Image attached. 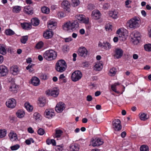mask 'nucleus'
Returning a JSON list of instances; mask_svg holds the SVG:
<instances>
[{
  "label": "nucleus",
  "mask_w": 151,
  "mask_h": 151,
  "mask_svg": "<svg viewBox=\"0 0 151 151\" xmlns=\"http://www.w3.org/2000/svg\"><path fill=\"white\" fill-rule=\"evenodd\" d=\"M43 45V43L42 42L40 41L35 46V47L38 49H40L41 48Z\"/></svg>",
  "instance_id": "obj_45"
},
{
  "label": "nucleus",
  "mask_w": 151,
  "mask_h": 151,
  "mask_svg": "<svg viewBox=\"0 0 151 151\" xmlns=\"http://www.w3.org/2000/svg\"><path fill=\"white\" fill-rule=\"evenodd\" d=\"M123 53V51L122 50L119 48L115 49L114 54V57L115 58L119 59L121 58Z\"/></svg>",
  "instance_id": "obj_9"
},
{
  "label": "nucleus",
  "mask_w": 151,
  "mask_h": 151,
  "mask_svg": "<svg viewBox=\"0 0 151 151\" xmlns=\"http://www.w3.org/2000/svg\"><path fill=\"white\" fill-rule=\"evenodd\" d=\"M25 107L28 111H31L33 109V106L31 105L29 102H26L24 104Z\"/></svg>",
  "instance_id": "obj_28"
},
{
  "label": "nucleus",
  "mask_w": 151,
  "mask_h": 151,
  "mask_svg": "<svg viewBox=\"0 0 151 151\" xmlns=\"http://www.w3.org/2000/svg\"><path fill=\"white\" fill-rule=\"evenodd\" d=\"M116 72V69L114 68L110 69V73L111 74V76H114L115 75Z\"/></svg>",
  "instance_id": "obj_47"
},
{
  "label": "nucleus",
  "mask_w": 151,
  "mask_h": 151,
  "mask_svg": "<svg viewBox=\"0 0 151 151\" xmlns=\"http://www.w3.org/2000/svg\"><path fill=\"white\" fill-rule=\"evenodd\" d=\"M81 22L84 23L85 24H88L89 23V19L88 18H85L84 17Z\"/></svg>",
  "instance_id": "obj_52"
},
{
  "label": "nucleus",
  "mask_w": 151,
  "mask_h": 151,
  "mask_svg": "<svg viewBox=\"0 0 151 151\" xmlns=\"http://www.w3.org/2000/svg\"><path fill=\"white\" fill-rule=\"evenodd\" d=\"M16 114L18 117L21 118L24 116L25 113L23 110H18L16 112Z\"/></svg>",
  "instance_id": "obj_27"
},
{
  "label": "nucleus",
  "mask_w": 151,
  "mask_h": 151,
  "mask_svg": "<svg viewBox=\"0 0 151 151\" xmlns=\"http://www.w3.org/2000/svg\"><path fill=\"white\" fill-rule=\"evenodd\" d=\"M47 94L54 97H56L59 94V91L57 89L49 90L47 91Z\"/></svg>",
  "instance_id": "obj_13"
},
{
  "label": "nucleus",
  "mask_w": 151,
  "mask_h": 151,
  "mask_svg": "<svg viewBox=\"0 0 151 151\" xmlns=\"http://www.w3.org/2000/svg\"><path fill=\"white\" fill-rule=\"evenodd\" d=\"M61 5L62 7L66 11L68 12H70V4L67 1H63Z\"/></svg>",
  "instance_id": "obj_16"
},
{
  "label": "nucleus",
  "mask_w": 151,
  "mask_h": 151,
  "mask_svg": "<svg viewBox=\"0 0 151 151\" xmlns=\"http://www.w3.org/2000/svg\"><path fill=\"white\" fill-rule=\"evenodd\" d=\"M19 147V145L18 144L12 146L11 147V149L12 150H16Z\"/></svg>",
  "instance_id": "obj_50"
},
{
  "label": "nucleus",
  "mask_w": 151,
  "mask_h": 151,
  "mask_svg": "<svg viewBox=\"0 0 151 151\" xmlns=\"http://www.w3.org/2000/svg\"><path fill=\"white\" fill-rule=\"evenodd\" d=\"M139 118L141 120L145 121L148 119L146 118L147 114L145 113H141L139 114Z\"/></svg>",
  "instance_id": "obj_35"
},
{
  "label": "nucleus",
  "mask_w": 151,
  "mask_h": 151,
  "mask_svg": "<svg viewBox=\"0 0 151 151\" xmlns=\"http://www.w3.org/2000/svg\"><path fill=\"white\" fill-rule=\"evenodd\" d=\"M53 32L50 30H47L43 34V37L46 39H48L51 38L53 35Z\"/></svg>",
  "instance_id": "obj_17"
},
{
  "label": "nucleus",
  "mask_w": 151,
  "mask_h": 151,
  "mask_svg": "<svg viewBox=\"0 0 151 151\" xmlns=\"http://www.w3.org/2000/svg\"><path fill=\"white\" fill-rule=\"evenodd\" d=\"M45 116L48 119H50L55 115V113L52 112L51 110H46L45 112Z\"/></svg>",
  "instance_id": "obj_21"
},
{
  "label": "nucleus",
  "mask_w": 151,
  "mask_h": 151,
  "mask_svg": "<svg viewBox=\"0 0 151 151\" xmlns=\"http://www.w3.org/2000/svg\"><path fill=\"white\" fill-rule=\"evenodd\" d=\"M126 133L125 131L122 132L121 134V136L122 138H124L126 136Z\"/></svg>",
  "instance_id": "obj_64"
},
{
  "label": "nucleus",
  "mask_w": 151,
  "mask_h": 151,
  "mask_svg": "<svg viewBox=\"0 0 151 151\" xmlns=\"http://www.w3.org/2000/svg\"><path fill=\"white\" fill-rule=\"evenodd\" d=\"M109 7V5L107 3L104 4L103 5V8L104 9H107Z\"/></svg>",
  "instance_id": "obj_59"
},
{
  "label": "nucleus",
  "mask_w": 151,
  "mask_h": 151,
  "mask_svg": "<svg viewBox=\"0 0 151 151\" xmlns=\"http://www.w3.org/2000/svg\"><path fill=\"white\" fill-rule=\"evenodd\" d=\"M92 97L91 95H88L86 97V100L88 101H92Z\"/></svg>",
  "instance_id": "obj_58"
},
{
  "label": "nucleus",
  "mask_w": 151,
  "mask_h": 151,
  "mask_svg": "<svg viewBox=\"0 0 151 151\" xmlns=\"http://www.w3.org/2000/svg\"><path fill=\"white\" fill-rule=\"evenodd\" d=\"M91 15L94 19H98L100 18L101 14L99 11L95 10L92 12Z\"/></svg>",
  "instance_id": "obj_15"
},
{
  "label": "nucleus",
  "mask_w": 151,
  "mask_h": 151,
  "mask_svg": "<svg viewBox=\"0 0 151 151\" xmlns=\"http://www.w3.org/2000/svg\"><path fill=\"white\" fill-rule=\"evenodd\" d=\"M21 10V7L16 6L13 7V11L16 13H19Z\"/></svg>",
  "instance_id": "obj_38"
},
{
  "label": "nucleus",
  "mask_w": 151,
  "mask_h": 151,
  "mask_svg": "<svg viewBox=\"0 0 151 151\" xmlns=\"http://www.w3.org/2000/svg\"><path fill=\"white\" fill-rule=\"evenodd\" d=\"M82 76V73L79 70H77L74 72L71 75L72 80L76 82L80 80Z\"/></svg>",
  "instance_id": "obj_6"
},
{
  "label": "nucleus",
  "mask_w": 151,
  "mask_h": 151,
  "mask_svg": "<svg viewBox=\"0 0 151 151\" xmlns=\"http://www.w3.org/2000/svg\"><path fill=\"white\" fill-rule=\"evenodd\" d=\"M66 63L63 60H59L56 63L55 68L58 72H63L66 70Z\"/></svg>",
  "instance_id": "obj_4"
},
{
  "label": "nucleus",
  "mask_w": 151,
  "mask_h": 151,
  "mask_svg": "<svg viewBox=\"0 0 151 151\" xmlns=\"http://www.w3.org/2000/svg\"><path fill=\"white\" fill-rule=\"evenodd\" d=\"M37 133L40 135H43L45 133L44 130L42 128H40L37 131Z\"/></svg>",
  "instance_id": "obj_49"
},
{
  "label": "nucleus",
  "mask_w": 151,
  "mask_h": 151,
  "mask_svg": "<svg viewBox=\"0 0 151 151\" xmlns=\"http://www.w3.org/2000/svg\"><path fill=\"white\" fill-rule=\"evenodd\" d=\"M140 151H149L148 146L146 145L141 146L140 148Z\"/></svg>",
  "instance_id": "obj_39"
},
{
  "label": "nucleus",
  "mask_w": 151,
  "mask_h": 151,
  "mask_svg": "<svg viewBox=\"0 0 151 151\" xmlns=\"http://www.w3.org/2000/svg\"><path fill=\"white\" fill-rule=\"evenodd\" d=\"M144 48L145 50L147 51H151V44H147L145 45Z\"/></svg>",
  "instance_id": "obj_42"
},
{
  "label": "nucleus",
  "mask_w": 151,
  "mask_h": 151,
  "mask_svg": "<svg viewBox=\"0 0 151 151\" xmlns=\"http://www.w3.org/2000/svg\"><path fill=\"white\" fill-rule=\"evenodd\" d=\"M73 40L72 38L71 37H69L65 39V41L66 42H69Z\"/></svg>",
  "instance_id": "obj_57"
},
{
  "label": "nucleus",
  "mask_w": 151,
  "mask_h": 151,
  "mask_svg": "<svg viewBox=\"0 0 151 151\" xmlns=\"http://www.w3.org/2000/svg\"><path fill=\"white\" fill-rule=\"evenodd\" d=\"M70 148L71 151H78L80 149L79 145L76 144L71 145Z\"/></svg>",
  "instance_id": "obj_24"
},
{
  "label": "nucleus",
  "mask_w": 151,
  "mask_h": 151,
  "mask_svg": "<svg viewBox=\"0 0 151 151\" xmlns=\"http://www.w3.org/2000/svg\"><path fill=\"white\" fill-rule=\"evenodd\" d=\"M31 22L33 26H36L39 24L40 21L37 18H35L31 20Z\"/></svg>",
  "instance_id": "obj_29"
},
{
  "label": "nucleus",
  "mask_w": 151,
  "mask_h": 151,
  "mask_svg": "<svg viewBox=\"0 0 151 151\" xmlns=\"http://www.w3.org/2000/svg\"><path fill=\"white\" fill-rule=\"evenodd\" d=\"M55 137L56 138H59L63 134V131L60 129H56Z\"/></svg>",
  "instance_id": "obj_33"
},
{
  "label": "nucleus",
  "mask_w": 151,
  "mask_h": 151,
  "mask_svg": "<svg viewBox=\"0 0 151 151\" xmlns=\"http://www.w3.org/2000/svg\"><path fill=\"white\" fill-rule=\"evenodd\" d=\"M51 144H52V145L53 146L56 145L55 141L54 139H52L50 140Z\"/></svg>",
  "instance_id": "obj_63"
},
{
  "label": "nucleus",
  "mask_w": 151,
  "mask_h": 151,
  "mask_svg": "<svg viewBox=\"0 0 151 151\" xmlns=\"http://www.w3.org/2000/svg\"><path fill=\"white\" fill-rule=\"evenodd\" d=\"M39 101L40 106L41 107L44 106L46 103V100L44 98H40Z\"/></svg>",
  "instance_id": "obj_26"
},
{
  "label": "nucleus",
  "mask_w": 151,
  "mask_h": 151,
  "mask_svg": "<svg viewBox=\"0 0 151 151\" xmlns=\"http://www.w3.org/2000/svg\"><path fill=\"white\" fill-rule=\"evenodd\" d=\"M31 83L34 86H37L40 84V80L36 77H33L31 79Z\"/></svg>",
  "instance_id": "obj_20"
},
{
  "label": "nucleus",
  "mask_w": 151,
  "mask_h": 151,
  "mask_svg": "<svg viewBox=\"0 0 151 151\" xmlns=\"http://www.w3.org/2000/svg\"><path fill=\"white\" fill-rule=\"evenodd\" d=\"M63 147L62 145H57L55 147V149L57 151H62Z\"/></svg>",
  "instance_id": "obj_51"
},
{
  "label": "nucleus",
  "mask_w": 151,
  "mask_h": 151,
  "mask_svg": "<svg viewBox=\"0 0 151 151\" xmlns=\"http://www.w3.org/2000/svg\"><path fill=\"white\" fill-rule=\"evenodd\" d=\"M132 41L134 45L137 44L140 40V34L138 31L133 32L130 35Z\"/></svg>",
  "instance_id": "obj_5"
},
{
  "label": "nucleus",
  "mask_w": 151,
  "mask_h": 151,
  "mask_svg": "<svg viewBox=\"0 0 151 151\" xmlns=\"http://www.w3.org/2000/svg\"><path fill=\"white\" fill-rule=\"evenodd\" d=\"M9 90L14 93H16L17 92V88L15 84H13L10 86Z\"/></svg>",
  "instance_id": "obj_31"
},
{
  "label": "nucleus",
  "mask_w": 151,
  "mask_h": 151,
  "mask_svg": "<svg viewBox=\"0 0 151 151\" xmlns=\"http://www.w3.org/2000/svg\"><path fill=\"white\" fill-rule=\"evenodd\" d=\"M79 24L77 20H74L72 22H67L63 25V28L65 30L72 31H75L78 29Z\"/></svg>",
  "instance_id": "obj_1"
},
{
  "label": "nucleus",
  "mask_w": 151,
  "mask_h": 151,
  "mask_svg": "<svg viewBox=\"0 0 151 151\" xmlns=\"http://www.w3.org/2000/svg\"><path fill=\"white\" fill-rule=\"evenodd\" d=\"M28 131L30 133H33L34 132V130H33L32 128L31 127H29L28 128Z\"/></svg>",
  "instance_id": "obj_61"
},
{
  "label": "nucleus",
  "mask_w": 151,
  "mask_h": 151,
  "mask_svg": "<svg viewBox=\"0 0 151 151\" xmlns=\"http://www.w3.org/2000/svg\"><path fill=\"white\" fill-rule=\"evenodd\" d=\"M109 16L113 19H116L117 17V14L116 12L113 11H109Z\"/></svg>",
  "instance_id": "obj_32"
},
{
  "label": "nucleus",
  "mask_w": 151,
  "mask_h": 151,
  "mask_svg": "<svg viewBox=\"0 0 151 151\" xmlns=\"http://www.w3.org/2000/svg\"><path fill=\"white\" fill-rule=\"evenodd\" d=\"M6 104L8 107L13 108L16 105V101L14 99L12 98L8 99L6 102Z\"/></svg>",
  "instance_id": "obj_8"
},
{
  "label": "nucleus",
  "mask_w": 151,
  "mask_h": 151,
  "mask_svg": "<svg viewBox=\"0 0 151 151\" xmlns=\"http://www.w3.org/2000/svg\"><path fill=\"white\" fill-rule=\"evenodd\" d=\"M42 12V13L46 14H48L50 12V9L48 8L46 6H44L41 8Z\"/></svg>",
  "instance_id": "obj_36"
},
{
  "label": "nucleus",
  "mask_w": 151,
  "mask_h": 151,
  "mask_svg": "<svg viewBox=\"0 0 151 151\" xmlns=\"http://www.w3.org/2000/svg\"><path fill=\"white\" fill-rule=\"evenodd\" d=\"M88 51L86 48L83 47H80L78 52L79 55L85 57L87 55Z\"/></svg>",
  "instance_id": "obj_11"
},
{
  "label": "nucleus",
  "mask_w": 151,
  "mask_h": 151,
  "mask_svg": "<svg viewBox=\"0 0 151 151\" xmlns=\"http://www.w3.org/2000/svg\"><path fill=\"white\" fill-rule=\"evenodd\" d=\"M9 72L8 69L4 65L0 66V76L2 77L6 76Z\"/></svg>",
  "instance_id": "obj_10"
},
{
  "label": "nucleus",
  "mask_w": 151,
  "mask_h": 151,
  "mask_svg": "<svg viewBox=\"0 0 151 151\" xmlns=\"http://www.w3.org/2000/svg\"><path fill=\"white\" fill-rule=\"evenodd\" d=\"M94 69L97 71L100 70L103 68L102 64L100 62H98L94 66Z\"/></svg>",
  "instance_id": "obj_25"
},
{
  "label": "nucleus",
  "mask_w": 151,
  "mask_h": 151,
  "mask_svg": "<svg viewBox=\"0 0 151 151\" xmlns=\"http://www.w3.org/2000/svg\"><path fill=\"white\" fill-rule=\"evenodd\" d=\"M6 130L4 129H1L0 130V138H1L4 137L6 135Z\"/></svg>",
  "instance_id": "obj_37"
},
{
  "label": "nucleus",
  "mask_w": 151,
  "mask_h": 151,
  "mask_svg": "<svg viewBox=\"0 0 151 151\" xmlns=\"http://www.w3.org/2000/svg\"><path fill=\"white\" fill-rule=\"evenodd\" d=\"M43 57L46 60L50 61L55 60L57 57V52L52 50L46 51L43 55Z\"/></svg>",
  "instance_id": "obj_2"
},
{
  "label": "nucleus",
  "mask_w": 151,
  "mask_h": 151,
  "mask_svg": "<svg viewBox=\"0 0 151 151\" xmlns=\"http://www.w3.org/2000/svg\"><path fill=\"white\" fill-rule=\"evenodd\" d=\"M91 119H92L93 121L94 122H96L97 121V116L96 115H94L92 116L91 117Z\"/></svg>",
  "instance_id": "obj_56"
},
{
  "label": "nucleus",
  "mask_w": 151,
  "mask_h": 151,
  "mask_svg": "<svg viewBox=\"0 0 151 151\" xmlns=\"http://www.w3.org/2000/svg\"><path fill=\"white\" fill-rule=\"evenodd\" d=\"M5 33L7 35H12L14 34V32L10 29H6L5 31Z\"/></svg>",
  "instance_id": "obj_40"
},
{
  "label": "nucleus",
  "mask_w": 151,
  "mask_h": 151,
  "mask_svg": "<svg viewBox=\"0 0 151 151\" xmlns=\"http://www.w3.org/2000/svg\"><path fill=\"white\" fill-rule=\"evenodd\" d=\"M55 23L52 22L50 21L48 23V27L50 30V28H52L55 26Z\"/></svg>",
  "instance_id": "obj_48"
},
{
  "label": "nucleus",
  "mask_w": 151,
  "mask_h": 151,
  "mask_svg": "<svg viewBox=\"0 0 151 151\" xmlns=\"http://www.w3.org/2000/svg\"><path fill=\"white\" fill-rule=\"evenodd\" d=\"M28 37L27 36H25L22 37L21 39V42L23 44H25L28 40Z\"/></svg>",
  "instance_id": "obj_43"
},
{
  "label": "nucleus",
  "mask_w": 151,
  "mask_h": 151,
  "mask_svg": "<svg viewBox=\"0 0 151 151\" xmlns=\"http://www.w3.org/2000/svg\"><path fill=\"white\" fill-rule=\"evenodd\" d=\"M112 26L111 25L109 24V25H107L106 26L105 28L106 31H110L112 30Z\"/></svg>",
  "instance_id": "obj_53"
},
{
  "label": "nucleus",
  "mask_w": 151,
  "mask_h": 151,
  "mask_svg": "<svg viewBox=\"0 0 151 151\" xmlns=\"http://www.w3.org/2000/svg\"><path fill=\"white\" fill-rule=\"evenodd\" d=\"M21 25L22 27L25 29H29L32 28V25L30 23H21Z\"/></svg>",
  "instance_id": "obj_22"
},
{
  "label": "nucleus",
  "mask_w": 151,
  "mask_h": 151,
  "mask_svg": "<svg viewBox=\"0 0 151 151\" xmlns=\"http://www.w3.org/2000/svg\"><path fill=\"white\" fill-rule=\"evenodd\" d=\"M92 145L94 147L99 146L102 145L103 142L100 138L95 139V140L91 141Z\"/></svg>",
  "instance_id": "obj_14"
},
{
  "label": "nucleus",
  "mask_w": 151,
  "mask_h": 151,
  "mask_svg": "<svg viewBox=\"0 0 151 151\" xmlns=\"http://www.w3.org/2000/svg\"><path fill=\"white\" fill-rule=\"evenodd\" d=\"M10 70L12 73L14 75H17L19 72L18 66L15 65L12 66L10 68Z\"/></svg>",
  "instance_id": "obj_18"
},
{
  "label": "nucleus",
  "mask_w": 151,
  "mask_h": 151,
  "mask_svg": "<svg viewBox=\"0 0 151 151\" xmlns=\"http://www.w3.org/2000/svg\"><path fill=\"white\" fill-rule=\"evenodd\" d=\"M84 16L82 14L77 15L76 16V18L79 21L81 22Z\"/></svg>",
  "instance_id": "obj_46"
},
{
  "label": "nucleus",
  "mask_w": 151,
  "mask_h": 151,
  "mask_svg": "<svg viewBox=\"0 0 151 151\" xmlns=\"http://www.w3.org/2000/svg\"><path fill=\"white\" fill-rule=\"evenodd\" d=\"M9 136L11 141H13L18 139L16 134L12 131H11L9 134Z\"/></svg>",
  "instance_id": "obj_19"
},
{
  "label": "nucleus",
  "mask_w": 151,
  "mask_h": 151,
  "mask_svg": "<svg viewBox=\"0 0 151 151\" xmlns=\"http://www.w3.org/2000/svg\"><path fill=\"white\" fill-rule=\"evenodd\" d=\"M58 16L60 18H63L64 17V14L62 12H59L58 14Z\"/></svg>",
  "instance_id": "obj_60"
},
{
  "label": "nucleus",
  "mask_w": 151,
  "mask_h": 151,
  "mask_svg": "<svg viewBox=\"0 0 151 151\" xmlns=\"http://www.w3.org/2000/svg\"><path fill=\"white\" fill-rule=\"evenodd\" d=\"M111 88L112 89V90L115 92V93H119V92L118 91H117L116 90V87L115 86H114L113 85H111Z\"/></svg>",
  "instance_id": "obj_54"
},
{
  "label": "nucleus",
  "mask_w": 151,
  "mask_h": 151,
  "mask_svg": "<svg viewBox=\"0 0 151 151\" xmlns=\"http://www.w3.org/2000/svg\"><path fill=\"white\" fill-rule=\"evenodd\" d=\"M88 8L89 9L91 10L94 9V6L93 4H89L88 6Z\"/></svg>",
  "instance_id": "obj_55"
},
{
  "label": "nucleus",
  "mask_w": 151,
  "mask_h": 151,
  "mask_svg": "<svg viewBox=\"0 0 151 151\" xmlns=\"http://www.w3.org/2000/svg\"><path fill=\"white\" fill-rule=\"evenodd\" d=\"M34 65V64H30L26 67V69L27 70H29V68H32V67Z\"/></svg>",
  "instance_id": "obj_62"
},
{
  "label": "nucleus",
  "mask_w": 151,
  "mask_h": 151,
  "mask_svg": "<svg viewBox=\"0 0 151 151\" xmlns=\"http://www.w3.org/2000/svg\"><path fill=\"white\" fill-rule=\"evenodd\" d=\"M72 4L74 6H77L80 3L79 0H72Z\"/></svg>",
  "instance_id": "obj_44"
},
{
  "label": "nucleus",
  "mask_w": 151,
  "mask_h": 151,
  "mask_svg": "<svg viewBox=\"0 0 151 151\" xmlns=\"http://www.w3.org/2000/svg\"><path fill=\"white\" fill-rule=\"evenodd\" d=\"M113 128L115 131H119L122 128L121 121L119 119H115L112 121Z\"/></svg>",
  "instance_id": "obj_7"
},
{
  "label": "nucleus",
  "mask_w": 151,
  "mask_h": 151,
  "mask_svg": "<svg viewBox=\"0 0 151 151\" xmlns=\"http://www.w3.org/2000/svg\"><path fill=\"white\" fill-rule=\"evenodd\" d=\"M28 7H25L23 9V11L27 14L32 15L33 14V11L32 9H29Z\"/></svg>",
  "instance_id": "obj_34"
},
{
  "label": "nucleus",
  "mask_w": 151,
  "mask_h": 151,
  "mask_svg": "<svg viewBox=\"0 0 151 151\" xmlns=\"http://www.w3.org/2000/svg\"><path fill=\"white\" fill-rule=\"evenodd\" d=\"M101 46H103V47H105V49L106 50H109L111 48V44L107 42H104L103 44H102Z\"/></svg>",
  "instance_id": "obj_30"
},
{
  "label": "nucleus",
  "mask_w": 151,
  "mask_h": 151,
  "mask_svg": "<svg viewBox=\"0 0 151 151\" xmlns=\"http://www.w3.org/2000/svg\"><path fill=\"white\" fill-rule=\"evenodd\" d=\"M34 118L35 120L39 121L40 119L41 115L37 112H35L33 114Z\"/></svg>",
  "instance_id": "obj_41"
},
{
  "label": "nucleus",
  "mask_w": 151,
  "mask_h": 151,
  "mask_svg": "<svg viewBox=\"0 0 151 151\" xmlns=\"http://www.w3.org/2000/svg\"><path fill=\"white\" fill-rule=\"evenodd\" d=\"M6 46L4 44L0 45V53L5 55L6 53Z\"/></svg>",
  "instance_id": "obj_23"
},
{
  "label": "nucleus",
  "mask_w": 151,
  "mask_h": 151,
  "mask_svg": "<svg viewBox=\"0 0 151 151\" xmlns=\"http://www.w3.org/2000/svg\"><path fill=\"white\" fill-rule=\"evenodd\" d=\"M139 19V17H134L127 21V25L133 29L138 28L140 25Z\"/></svg>",
  "instance_id": "obj_3"
},
{
  "label": "nucleus",
  "mask_w": 151,
  "mask_h": 151,
  "mask_svg": "<svg viewBox=\"0 0 151 151\" xmlns=\"http://www.w3.org/2000/svg\"><path fill=\"white\" fill-rule=\"evenodd\" d=\"M65 109V104L62 102H59L58 103L55 107V110L58 113L62 112Z\"/></svg>",
  "instance_id": "obj_12"
}]
</instances>
